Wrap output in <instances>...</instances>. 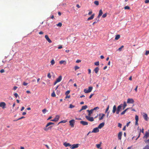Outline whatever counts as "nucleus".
<instances>
[{"label":"nucleus","mask_w":149,"mask_h":149,"mask_svg":"<svg viewBox=\"0 0 149 149\" xmlns=\"http://www.w3.org/2000/svg\"><path fill=\"white\" fill-rule=\"evenodd\" d=\"M123 107V104H120L118 107L116 111V113L117 114H118L121 111V109H122V108Z\"/></svg>","instance_id":"obj_1"},{"label":"nucleus","mask_w":149,"mask_h":149,"mask_svg":"<svg viewBox=\"0 0 149 149\" xmlns=\"http://www.w3.org/2000/svg\"><path fill=\"white\" fill-rule=\"evenodd\" d=\"M93 88L92 87L89 86L88 87V90H87L86 89H84V92L85 93H90L92 91Z\"/></svg>","instance_id":"obj_2"},{"label":"nucleus","mask_w":149,"mask_h":149,"mask_svg":"<svg viewBox=\"0 0 149 149\" xmlns=\"http://www.w3.org/2000/svg\"><path fill=\"white\" fill-rule=\"evenodd\" d=\"M85 117L86 119L89 121L92 122L94 120L93 117H90V116H85Z\"/></svg>","instance_id":"obj_3"},{"label":"nucleus","mask_w":149,"mask_h":149,"mask_svg":"<svg viewBox=\"0 0 149 149\" xmlns=\"http://www.w3.org/2000/svg\"><path fill=\"white\" fill-rule=\"evenodd\" d=\"M6 104L4 102H1L0 103V107H1L2 109H4L6 108Z\"/></svg>","instance_id":"obj_4"},{"label":"nucleus","mask_w":149,"mask_h":149,"mask_svg":"<svg viewBox=\"0 0 149 149\" xmlns=\"http://www.w3.org/2000/svg\"><path fill=\"white\" fill-rule=\"evenodd\" d=\"M70 125L72 127H74V124L75 123V121L74 119L72 120H70L69 122Z\"/></svg>","instance_id":"obj_5"},{"label":"nucleus","mask_w":149,"mask_h":149,"mask_svg":"<svg viewBox=\"0 0 149 149\" xmlns=\"http://www.w3.org/2000/svg\"><path fill=\"white\" fill-rule=\"evenodd\" d=\"M134 102V100L132 98H128L127 101V103L128 104H133Z\"/></svg>","instance_id":"obj_6"},{"label":"nucleus","mask_w":149,"mask_h":149,"mask_svg":"<svg viewBox=\"0 0 149 149\" xmlns=\"http://www.w3.org/2000/svg\"><path fill=\"white\" fill-rule=\"evenodd\" d=\"M59 118V116L58 115H56L54 118L53 119L51 120L52 121H57Z\"/></svg>","instance_id":"obj_7"},{"label":"nucleus","mask_w":149,"mask_h":149,"mask_svg":"<svg viewBox=\"0 0 149 149\" xmlns=\"http://www.w3.org/2000/svg\"><path fill=\"white\" fill-rule=\"evenodd\" d=\"M80 123L84 126L87 125L88 124V122L83 120L80 121Z\"/></svg>","instance_id":"obj_8"},{"label":"nucleus","mask_w":149,"mask_h":149,"mask_svg":"<svg viewBox=\"0 0 149 149\" xmlns=\"http://www.w3.org/2000/svg\"><path fill=\"white\" fill-rule=\"evenodd\" d=\"M99 132V128L98 127H96L94 128L92 131L91 132L92 133H97Z\"/></svg>","instance_id":"obj_9"},{"label":"nucleus","mask_w":149,"mask_h":149,"mask_svg":"<svg viewBox=\"0 0 149 149\" xmlns=\"http://www.w3.org/2000/svg\"><path fill=\"white\" fill-rule=\"evenodd\" d=\"M79 146V144H74L72 145V146L70 147L71 149H74L75 148H78Z\"/></svg>","instance_id":"obj_10"},{"label":"nucleus","mask_w":149,"mask_h":149,"mask_svg":"<svg viewBox=\"0 0 149 149\" xmlns=\"http://www.w3.org/2000/svg\"><path fill=\"white\" fill-rule=\"evenodd\" d=\"M45 38H46V40L48 41V42L51 43H52V41L48 37V36L47 35H46L45 36Z\"/></svg>","instance_id":"obj_11"},{"label":"nucleus","mask_w":149,"mask_h":149,"mask_svg":"<svg viewBox=\"0 0 149 149\" xmlns=\"http://www.w3.org/2000/svg\"><path fill=\"white\" fill-rule=\"evenodd\" d=\"M149 136V132H146L145 135L143 137V138L147 139Z\"/></svg>","instance_id":"obj_12"},{"label":"nucleus","mask_w":149,"mask_h":149,"mask_svg":"<svg viewBox=\"0 0 149 149\" xmlns=\"http://www.w3.org/2000/svg\"><path fill=\"white\" fill-rule=\"evenodd\" d=\"M122 134V133L121 132H120L118 134V139L121 140Z\"/></svg>","instance_id":"obj_13"},{"label":"nucleus","mask_w":149,"mask_h":149,"mask_svg":"<svg viewBox=\"0 0 149 149\" xmlns=\"http://www.w3.org/2000/svg\"><path fill=\"white\" fill-rule=\"evenodd\" d=\"M62 77L60 75L56 79V81L58 82H59L61 81L62 80Z\"/></svg>","instance_id":"obj_14"},{"label":"nucleus","mask_w":149,"mask_h":149,"mask_svg":"<svg viewBox=\"0 0 149 149\" xmlns=\"http://www.w3.org/2000/svg\"><path fill=\"white\" fill-rule=\"evenodd\" d=\"M143 117L144 118V119L146 120H148V117L146 113H144V115L143 116Z\"/></svg>","instance_id":"obj_15"},{"label":"nucleus","mask_w":149,"mask_h":149,"mask_svg":"<svg viewBox=\"0 0 149 149\" xmlns=\"http://www.w3.org/2000/svg\"><path fill=\"white\" fill-rule=\"evenodd\" d=\"M104 125V122L101 123L98 126L99 129H101L102 128Z\"/></svg>","instance_id":"obj_16"},{"label":"nucleus","mask_w":149,"mask_h":149,"mask_svg":"<svg viewBox=\"0 0 149 149\" xmlns=\"http://www.w3.org/2000/svg\"><path fill=\"white\" fill-rule=\"evenodd\" d=\"M103 13L101 9L99 11V13L97 16V18L99 19V17L102 15Z\"/></svg>","instance_id":"obj_17"},{"label":"nucleus","mask_w":149,"mask_h":149,"mask_svg":"<svg viewBox=\"0 0 149 149\" xmlns=\"http://www.w3.org/2000/svg\"><path fill=\"white\" fill-rule=\"evenodd\" d=\"M94 16L95 14L93 13L90 17L88 18L87 20H89L93 19L94 18Z\"/></svg>","instance_id":"obj_18"},{"label":"nucleus","mask_w":149,"mask_h":149,"mask_svg":"<svg viewBox=\"0 0 149 149\" xmlns=\"http://www.w3.org/2000/svg\"><path fill=\"white\" fill-rule=\"evenodd\" d=\"M101 115H102V116L100 118H99V120H102L103 119L104 117L105 116V115L104 114H99V116H100Z\"/></svg>","instance_id":"obj_19"},{"label":"nucleus","mask_w":149,"mask_h":149,"mask_svg":"<svg viewBox=\"0 0 149 149\" xmlns=\"http://www.w3.org/2000/svg\"><path fill=\"white\" fill-rule=\"evenodd\" d=\"M116 106L115 105H114L113 107V110H112V112L113 113H114L116 111Z\"/></svg>","instance_id":"obj_20"},{"label":"nucleus","mask_w":149,"mask_h":149,"mask_svg":"<svg viewBox=\"0 0 149 149\" xmlns=\"http://www.w3.org/2000/svg\"><path fill=\"white\" fill-rule=\"evenodd\" d=\"M100 69L98 67H97L95 68L94 70L95 73L97 74L99 71Z\"/></svg>","instance_id":"obj_21"},{"label":"nucleus","mask_w":149,"mask_h":149,"mask_svg":"<svg viewBox=\"0 0 149 149\" xmlns=\"http://www.w3.org/2000/svg\"><path fill=\"white\" fill-rule=\"evenodd\" d=\"M87 111L88 112V116H90L91 115V114L92 113L93 110H92L91 109L90 110H87Z\"/></svg>","instance_id":"obj_22"},{"label":"nucleus","mask_w":149,"mask_h":149,"mask_svg":"<svg viewBox=\"0 0 149 149\" xmlns=\"http://www.w3.org/2000/svg\"><path fill=\"white\" fill-rule=\"evenodd\" d=\"M63 144L66 147L68 146H71V145L69 143H67L66 142H65L63 143Z\"/></svg>","instance_id":"obj_23"},{"label":"nucleus","mask_w":149,"mask_h":149,"mask_svg":"<svg viewBox=\"0 0 149 149\" xmlns=\"http://www.w3.org/2000/svg\"><path fill=\"white\" fill-rule=\"evenodd\" d=\"M59 63L61 64H63L64 65H65L66 64V61L64 60H61L59 61Z\"/></svg>","instance_id":"obj_24"},{"label":"nucleus","mask_w":149,"mask_h":149,"mask_svg":"<svg viewBox=\"0 0 149 149\" xmlns=\"http://www.w3.org/2000/svg\"><path fill=\"white\" fill-rule=\"evenodd\" d=\"M54 123L52 122H49L46 125V127H47L48 126L54 124Z\"/></svg>","instance_id":"obj_25"},{"label":"nucleus","mask_w":149,"mask_h":149,"mask_svg":"<svg viewBox=\"0 0 149 149\" xmlns=\"http://www.w3.org/2000/svg\"><path fill=\"white\" fill-rule=\"evenodd\" d=\"M127 105L125 102H124L123 103V109H125L126 107L127 106Z\"/></svg>","instance_id":"obj_26"},{"label":"nucleus","mask_w":149,"mask_h":149,"mask_svg":"<svg viewBox=\"0 0 149 149\" xmlns=\"http://www.w3.org/2000/svg\"><path fill=\"white\" fill-rule=\"evenodd\" d=\"M120 36L119 35H117L116 36L115 39L116 40H118L120 38Z\"/></svg>","instance_id":"obj_27"},{"label":"nucleus","mask_w":149,"mask_h":149,"mask_svg":"<svg viewBox=\"0 0 149 149\" xmlns=\"http://www.w3.org/2000/svg\"><path fill=\"white\" fill-rule=\"evenodd\" d=\"M87 108V105H85L81 107V110H85Z\"/></svg>","instance_id":"obj_28"},{"label":"nucleus","mask_w":149,"mask_h":149,"mask_svg":"<svg viewBox=\"0 0 149 149\" xmlns=\"http://www.w3.org/2000/svg\"><path fill=\"white\" fill-rule=\"evenodd\" d=\"M55 63V62L54 59H52L51 61V63L52 65H53Z\"/></svg>","instance_id":"obj_29"},{"label":"nucleus","mask_w":149,"mask_h":149,"mask_svg":"<svg viewBox=\"0 0 149 149\" xmlns=\"http://www.w3.org/2000/svg\"><path fill=\"white\" fill-rule=\"evenodd\" d=\"M51 96L52 97H55L56 96L54 91H53V92L51 94Z\"/></svg>","instance_id":"obj_30"},{"label":"nucleus","mask_w":149,"mask_h":149,"mask_svg":"<svg viewBox=\"0 0 149 149\" xmlns=\"http://www.w3.org/2000/svg\"><path fill=\"white\" fill-rule=\"evenodd\" d=\"M135 119L136 121H138V120H139V117H138V116L137 115H136L135 116Z\"/></svg>","instance_id":"obj_31"},{"label":"nucleus","mask_w":149,"mask_h":149,"mask_svg":"<svg viewBox=\"0 0 149 149\" xmlns=\"http://www.w3.org/2000/svg\"><path fill=\"white\" fill-rule=\"evenodd\" d=\"M74 107H75V106H74V105H72V104H70V105L69 108H70L72 109V108H74Z\"/></svg>","instance_id":"obj_32"},{"label":"nucleus","mask_w":149,"mask_h":149,"mask_svg":"<svg viewBox=\"0 0 149 149\" xmlns=\"http://www.w3.org/2000/svg\"><path fill=\"white\" fill-rule=\"evenodd\" d=\"M80 68L78 66H76L74 67L75 70L76 71L77 70L79 69Z\"/></svg>","instance_id":"obj_33"},{"label":"nucleus","mask_w":149,"mask_h":149,"mask_svg":"<svg viewBox=\"0 0 149 149\" xmlns=\"http://www.w3.org/2000/svg\"><path fill=\"white\" fill-rule=\"evenodd\" d=\"M124 47V46L123 45H122L119 48L118 50L119 51H121V49L123 48Z\"/></svg>","instance_id":"obj_34"},{"label":"nucleus","mask_w":149,"mask_h":149,"mask_svg":"<svg viewBox=\"0 0 149 149\" xmlns=\"http://www.w3.org/2000/svg\"><path fill=\"white\" fill-rule=\"evenodd\" d=\"M94 3L97 6L99 5V2L97 1H95L94 2Z\"/></svg>","instance_id":"obj_35"},{"label":"nucleus","mask_w":149,"mask_h":149,"mask_svg":"<svg viewBox=\"0 0 149 149\" xmlns=\"http://www.w3.org/2000/svg\"><path fill=\"white\" fill-rule=\"evenodd\" d=\"M62 25V24L61 23L59 22L57 24V26H58L61 27Z\"/></svg>","instance_id":"obj_36"},{"label":"nucleus","mask_w":149,"mask_h":149,"mask_svg":"<svg viewBox=\"0 0 149 149\" xmlns=\"http://www.w3.org/2000/svg\"><path fill=\"white\" fill-rule=\"evenodd\" d=\"M96 146L97 148H99L100 147L101 144H97L96 145Z\"/></svg>","instance_id":"obj_37"},{"label":"nucleus","mask_w":149,"mask_h":149,"mask_svg":"<svg viewBox=\"0 0 149 149\" xmlns=\"http://www.w3.org/2000/svg\"><path fill=\"white\" fill-rule=\"evenodd\" d=\"M143 149H149V146L148 145H146Z\"/></svg>","instance_id":"obj_38"},{"label":"nucleus","mask_w":149,"mask_h":149,"mask_svg":"<svg viewBox=\"0 0 149 149\" xmlns=\"http://www.w3.org/2000/svg\"><path fill=\"white\" fill-rule=\"evenodd\" d=\"M124 9H130V7L128 6H126L125 7Z\"/></svg>","instance_id":"obj_39"},{"label":"nucleus","mask_w":149,"mask_h":149,"mask_svg":"<svg viewBox=\"0 0 149 149\" xmlns=\"http://www.w3.org/2000/svg\"><path fill=\"white\" fill-rule=\"evenodd\" d=\"M95 65H99V61H97L95 63Z\"/></svg>","instance_id":"obj_40"},{"label":"nucleus","mask_w":149,"mask_h":149,"mask_svg":"<svg viewBox=\"0 0 149 149\" xmlns=\"http://www.w3.org/2000/svg\"><path fill=\"white\" fill-rule=\"evenodd\" d=\"M42 111L43 113L44 114H45V113L46 111H47V110L45 109H43L42 110Z\"/></svg>","instance_id":"obj_41"},{"label":"nucleus","mask_w":149,"mask_h":149,"mask_svg":"<svg viewBox=\"0 0 149 149\" xmlns=\"http://www.w3.org/2000/svg\"><path fill=\"white\" fill-rule=\"evenodd\" d=\"M70 93V91H67L65 93V95H67Z\"/></svg>","instance_id":"obj_42"},{"label":"nucleus","mask_w":149,"mask_h":149,"mask_svg":"<svg viewBox=\"0 0 149 149\" xmlns=\"http://www.w3.org/2000/svg\"><path fill=\"white\" fill-rule=\"evenodd\" d=\"M47 77L49 78V79H50L51 78V76L50 73H49L48 74Z\"/></svg>","instance_id":"obj_43"},{"label":"nucleus","mask_w":149,"mask_h":149,"mask_svg":"<svg viewBox=\"0 0 149 149\" xmlns=\"http://www.w3.org/2000/svg\"><path fill=\"white\" fill-rule=\"evenodd\" d=\"M107 16V13H105L102 16V17L103 18H105V17Z\"/></svg>","instance_id":"obj_44"},{"label":"nucleus","mask_w":149,"mask_h":149,"mask_svg":"<svg viewBox=\"0 0 149 149\" xmlns=\"http://www.w3.org/2000/svg\"><path fill=\"white\" fill-rule=\"evenodd\" d=\"M28 83H26L25 82H23V85L24 86H27L28 85Z\"/></svg>","instance_id":"obj_45"},{"label":"nucleus","mask_w":149,"mask_h":149,"mask_svg":"<svg viewBox=\"0 0 149 149\" xmlns=\"http://www.w3.org/2000/svg\"><path fill=\"white\" fill-rule=\"evenodd\" d=\"M99 21V19H98L97 20V21H95L93 23V25H94V24H95V23H97V22H98V21Z\"/></svg>","instance_id":"obj_46"},{"label":"nucleus","mask_w":149,"mask_h":149,"mask_svg":"<svg viewBox=\"0 0 149 149\" xmlns=\"http://www.w3.org/2000/svg\"><path fill=\"white\" fill-rule=\"evenodd\" d=\"M148 54H149V50L146 51L145 54V55H147Z\"/></svg>","instance_id":"obj_47"},{"label":"nucleus","mask_w":149,"mask_h":149,"mask_svg":"<svg viewBox=\"0 0 149 149\" xmlns=\"http://www.w3.org/2000/svg\"><path fill=\"white\" fill-rule=\"evenodd\" d=\"M122 124L121 123H118V127H119L120 128H121V127H122Z\"/></svg>","instance_id":"obj_48"},{"label":"nucleus","mask_w":149,"mask_h":149,"mask_svg":"<svg viewBox=\"0 0 149 149\" xmlns=\"http://www.w3.org/2000/svg\"><path fill=\"white\" fill-rule=\"evenodd\" d=\"M99 109V108L97 107H96L94 108L93 109H92V110H95L96 109Z\"/></svg>","instance_id":"obj_49"},{"label":"nucleus","mask_w":149,"mask_h":149,"mask_svg":"<svg viewBox=\"0 0 149 149\" xmlns=\"http://www.w3.org/2000/svg\"><path fill=\"white\" fill-rule=\"evenodd\" d=\"M109 109V105H108L106 110L105 113H106V112H107V111H108V110Z\"/></svg>","instance_id":"obj_50"},{"label":"nucleus","mask_w":149,"mask_h":149,"mask_svg":"<svg viewBox=\"0 0 149 149\" xmlns=\"http://www.w3.org/2000/svg\"><path fill=\"white\" fill-rule=\"evenodd\" d=\"M43 129L44 130H45V131H47L48 130H49V129H48V128H47V127H44L43 128Z\"/></svg>","instance_id":"obj_51"},{"label":"nucleus","mask_w":149,"mask_h":149,"mask_svg":"<svg viewBox=\"0 0 149 149\" xmlns=\"http://www.w3.org/2000/svg\"><path fill=\"white\" fill-rule=\"evenodd\" d=\"M14 95L16 98H17V97L18 96V95L17 93H15L14 94Z\"/></svg>","instance_id":"obj_52"},{"label":"nucleus","mask_w":149,"mask_h":149,"mask_svg":"<svg viewBox=\"0 0 149 149\" xmlns=\"http://www.w3.org/2000/svg\"><path fill=\"white\" fill-rule=\"evenodd\" d=\"M65 122H66V121H65V120H62V121H61V122H59V123H58V124H59L60 123H65Z\"/></svg>","instance_id":"obj_53"},{"label":"nucleus","mask_w":149,"mask_h":149,"mask_svg":"<svg viewBox=\"0 0 149 149\" xmlns=\"http://www.w3.org/2000/svg\"><path fill=\"white\" fill-rule=\"evenodd\" d=\"M145 3H149V0H146L145 1Z\"/></svg>","instance_id":"obj_54"},{"label":"nucleus","mask_w":149,"mask_h":149,"mask_svg":"<svg viewBox=\"0 0 149 149\" xmlns=\"http://www.w3.org/2000/svg\"><path fill=\"white\" fill-rule=\"evenodd\" d=\"M5 72L4 70L3 69H1L0 71V72H1V73H3V72Z\"/></svg>","instance_id":"obj_55"},{"label":"nucleus","mask_w":149,"mask_h":149,"mask_svg":"<svg viewBox=\"0 0 149 149\" xmlns=\"http://www.w3.org/2000/svg\"><path fill=\"white\" fill-rule=\"evenodd\" d=\"M24 118V116H22V117H21V118H18V119H17V120H16V121H17V120H20V119H22V118Z\"/></svg>","instance_id":"obj_56"},{"label":"nucleus","mask_w":149,"mask_h":149,"mask_svg":"<svg viewBox=\"0 0 149 149\" xmlns=\"http://www.w3.org/2000/svg\"><path fill=\"white\" fill-rule=\"evenodd\" d=\"M81 61L80 60H77L76 61V63H79V62H81Z\"/></svg>","instance_id":"obj_57"},{"label":"nucleus","mask_w":149,"mask_h":149,"mask_svg":"<svg viewBox=\"0 0 149 149\" xmlns=\"http://www.w3.org/2000/svg\"><path fill=\"white\" fill-rule=\"evenodd\" d=\"M17 88V87L16 86H14V87H13V89L14 90H15Z\"/></svg>","instance_id":"obj_58"},{"label":"nucleus","mask_w":149,"mask_h":149,"mask_svg":"<svg viewBox=\"0 0 149 149\" xmlns=\"http://www.w3.org/2000/svg\"><path fill=\"white\" fill-rule=\"evenodd\" d=\"M130 109V108H127L126 109H125L124 111V112H125H125L129 109Z\"/></svg>","instance_id":"obj_59"},{"label":"nucleus","mask_w":149,"mask_h":149,"mask_svg":"<svg viewBox=\"0 0 149 149\" xmlns=\"http://www.w3.org/2000/svg\"><path fill=\"white\" fill-rule=\"evenodd\" d=\"M92 11L89 12V13H88V15H90L92 13Z\"/></svg>","instance_id":"obj_60"},{"label":"nucleus","mask_w":149,"mask_h":149,"mask_svg":"<svg viewBox=\"0 0 149 149\" xmlns=\"http://www.w3.org/2000/svg\"><path fill=\"white\" fill-rule=\"evenodd\" d=\"M130 121L129 122H128V123H127L126 124V126L127 127H128L129 126V125L130 124Z\"/></svg>","instance_id":"obj_61"},{"label":"nucleus","mask_w":149,"mask_h":149,"mask_svg":"<svg viewBox=\"0 0 149 149\" xmlns=\"http://www.w3.org/2000/svg\"><path fill=\"white\" fill-rule=\"evenodd\" d=\"M145 142L146 143H148L149 144L148 146H149V139L146 140V141Z\"/></svg>","instance_id":"obj_62"},{"label":"nucleus","mask_w":149,"mask_h":149,"mask_svg":"<svg viewBox=\"0 0 149 149\" xmlns=\"http://www.w3.org/2000/svg\"><path fill=\"white\" fill-rule=\"evenodd\" d=\"M43 33V32L42 31H40L39 32V34H42Z\"/></svg>","instance_id":"obj_63"},{"label":"nucleus","mask_w":149,"mask_h":149,"mask_svg":"<svg viewBox=\"0 0 149 149\" xmlns=\"http://www.w3.org/2000/svg\"><path fill=\"white\" fill-rule=\"evenodd\" d=\"M94 94H91L89 97V98L90 99L92 97V96Z\"/></svg>","instance_id":"obj_64"}]
</instances>
